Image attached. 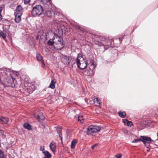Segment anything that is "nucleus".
<instances>
[{"label":"nucleus","instance_id":"obj_39","mask_svg":"<svg viewBox=\"0 0 158 158\" xmlns=\"http://www.w3.org/2000/svg\"><path fill=\"white\" fill-rule=\"evenodd\" d=\"M49 0H48V1H49ZM47 2L48 3H50V2L49 1H48V2Z\"/></svg>","mask_w":158,"mask_h":158},{"label":"nucleus","instance_id":"obj_24","mask_svg":"<svg viewBox=\"0 0 158 158\" xmlns=\"http://www.w3.org/2000/svg\"><path fill=\"white\" fill-rule=\"evenodd\" d=\"M0 158H7L6 156L4 155L3 152L0 149Z\"/></svg>","mask_w":158,"mask_h":158},{"label":"nucleus","instance_id":"obj_16","mask_svg":"<svg viewBox=\"0 0 158 158\" xmlns=\"http://www.w3.org/2000/svg\"><path fill=\"white\" fill-rule=\"evenodd\" d=\"M77 142V139H74L71 142V149H73L75 148Z\"/></svg>","mask_w":158,"mask_h":158},{"label":"nucleus","instance_id":"obj_11","mask_svg":"<svg viewBox=\"0 0 158 158\" xmlns=\"http://www.w3.org/2000/svg\"><path fill=\"white\" fill-rule=\"evenodd\" d=\"M9 121V118L6 117H2L0 116V123H1L7 124Z\"/></svg>","mask_w":158,"mask_h":158},{"label":"nucleus","instance_id":"obj_6","mask_svg":"<svg viewBox=\"0 0 158 158\" xmlns=\"http://www.w3.org/2000/svg\"><path fill=\"white\" fill-rule=\"evenodd\" d=\"M140 140L143 143L145 146L147 148L150 147L151 143L154 142V141L150 137L145 136H141Z\"/></svg>","mask_w":158,"mask_h":158},{"label":"nucleus","instance_id":"obj_26","mask_svg":"<svg viewBox=\"0 0 158 158\" xmlns=\"http://www.w3.org/2000/svg\"><path fill=\"white\" fill-rule=\"evenodd\" d=\"M0 37H2L4 39H5L6 38V35L2 31L0 32Z\"/></svg>","mask_w":158,"mask_h":158},{"label":"nucleus","instance_id":"obj_33","mask_svg":"<svg viewBox=\"0 0 158 158\" xmlns=\"http://www.w3.org/2000/svg\"><path fill=\"white\" fill-rule=\"evenodd\" d=\"M40 149L41 151H44V146H40Z\"/></svg>","mask_w":158,"mask_h":158},{"label":"nucleus","instance_id":"obj_42","mask_svg":"<svg viewBox=\"0 0 158 158\" xmlns=\"http://www.w3.org/2000/svg\"><path fill=\"white\" fill-rule=\"evenodd\" d=\"M67 158V157H65V158Z\"/></svg>","mask_w":158,"mask_h":158},{"label":"nucleus","instance_id":"obj_17","mask_svg":"<svg viewBox=\"0 0 158 158\" xmlns=\"http://www.w3.org/2000/svg\"><path fill=\"white\" fill-rule=\"evenodd\" d=\"M56 83V81L55 80H52L49 87L52 89H54L55 87V84Z\"/></svg>","mask_w":158,"mask_h":158},{"label":"nucleus","instance_id":"obj_10","mask_svg":"<svg viewBox=\"0 0 158 158\" xmlns=\"http://www.w3.org/2000/svg\"><path fill=\"white\" fill-rule=\"evenodd\" d=\"M61 58L62 62L64 64H67V63L68 64H69V56L62 55L61 56Z\"/></svg>","mask_w":158,"mask_h":158},{"label":"nucleus","instance_id":"obj_38","mask_svg":"<svg viewBox=\"0 0 158 158\" xmlns=\"http://www.w3.org/2000/svg\"><path fill=\"white\" fill-rule=\"evenodd\" d=\"M2 19V16L1 14H0V21H1Z\"/></svg>","mask_w":158,"mask_h":158},{"label":"nucleus","instance_id":"obj_32","mask_svg":"<svg viewBox=\"0 0 158 158\" xmlns=\"http://www.w3.org/2000/svg\"><path fill=\"white\" fill-rule=\"evenodd\" d=\"M128 120L127 119H125L123 120V122L125 124H127Z\"/></svg>","mask_w":158,"mask_h":158},{"label":"nucleus","instance_id":"obj_7","mask_svg":"<svg viewBox=\"0 0 158 158\" xmlns=\"http://www.w3.org/2000/svg\"><path fill=\"white\" fill-rule=\"evenodd\" d=\"M90 68L85 71V74L89 76H93L94 73V69L95 66L94 64H92L90 65Z\"/></svg>","mask_w":158,"mask_h":158},{"label":"nucleus","instance_id":"obj_27","mask_svg":"<svg viewBox=\"0 0 158 158\" xmlns=\"http://www.w3.org/2000/svg\"><path fill=\"white\" fill-rule=\"evenodd\" d=\"M83 117L82 116H80L78 117V121H80L81 123H83Z\"/></svg>","mask_w":158,"mask_h":158},{"label":"nucleus","instance_id":"obj_12","mask_svg":"<svg viewBox=\"0 0 158 158\" xmlns=\"http://www.w3.org/2000/svg\"><path fill=\"white\" fill-rule=\"evenodd\" d=\"M15 20L16 23H19L21 20V16L22 14L15 13Z\"/></svg>","mask_w":158,"mask_h":158},{"label":"nucleus","instance_id":"obj_8","mask_svg":"<svg viewBox=\"0 0 158 158\" xmlns=\"http://www.w3.org/2000/svg\"><path fill=\"white\" fill-rule=\"evenodd\" d=\"M85 101L87 103H90V104H93V103L94 102L96 106H99L101 104V103L100 102V100H99L98 98L95 97L94 98L93 101L90 100H89L86 98L85 99Z\"/></svg>","mask_w":158,"mask_h":158},{"label":"nucleus","instance_id":"obj_18","mask_svg":"<svg viewBox=\"0 0 158 158\" xmlns=\"http://www.w3.org/2000/svg\"><path fill=\"white\" fill-rule=\"evenodd\" d=\"M36 57L37 60L38 61H40V62L44 61L43 57L41 54H37Z\"/></svg>","mask_w":158,"mask_h":158},{"label":"nucleus","instance_id":"obj_41","mask_svg":"<svg viewBox=\"0 0 158 158\" xmlns=\"http://www.w3.org/2000/svg\"><path fill=\"white\" fill-rule=\"evenodd\" d=\"M46 158V157H44V158Z\"/></svg>","mask_w":158,"mask_h":158},{"label":"nucleus","instance_id":"obj_9","mask_svg":"<svg viewBox=\"0 0 158 158\" xmlns=\"http://www.w3.org/2000/svg\"><path fill=\"white\" fill-rule=\"evenodd\" d=\"M14 81L13 78L11 77H7L5 80V85L6 86H10Z\"/></svg>","mask_w":158,"mask_h":158},{"label":"nucleus","instance_id":"obj_25","mask_svg":"<svg viewBox=\"0 0 158 158\" xmlns=\"http://www.w3.org/2000/svg\"><path fill=\"white\" fill-rule=\"evenodd\" d=\"M57 132L59 135V137L60 138L61 141H62V133H61V130L60 129L59 130H58Z\"/></svg>","mask_w":158,"mask_h":158},{"label":"nucleus","instance_id":"obj_34","mask_svg":"<svg viewBox=\"0 0 158 158\" xmlns=\"http://www.w3.org/2000/svg\"><path fill=\"white\" fill-rule=\"evenodd\" d=\"M41 62L42 63V67L43 68L44 67V66H45V64L44 62V61H43L42 62Z\"/></svg>","mask_w":158,"mask_h":158},{"label":"nucleus","instance_id":"obj_37","mask_svg":"<svg viewBox=\"0 0 158 158\" xmlns=\"http://www.w3.org/2000/svg\"><path fill=\"white\" fill-rule=\"evenodd\" d=\"M2 10V7H0V14H1V12Z\"/></svg>","mask_w":158,"mask_h":158},{"label":"nucleus","instance_id":"obj_5","mask_svg":"<svg viewBox=\"0 0 158 158\" xmlns=\"http://www.w3.org/2000/svg\"><path fill=\"white\" fill-rule=\"evenodd\" d=\"M101 130V128L99 127L90 125L87 128L86 132L87 134L89 135L92 134L97 133Z\"/></svg>","mask_w":158,"mask_h":158},{"label":"nucleus","instance_id":"obj_23","mask_svg":"<svg viewBox=\"0 0 158 158\" xmlns=\"http://www.w3.org/2000/svg\"><path fill=\"white\" fill-rule=\"evenodd\" d=\"M45 15L48 17H51L52 16V12L50 10H47L45 12Z\"/></svg>","mask_w":158,"mask_h":158},{"label":"nucleus","instance_id":"obj_36","mask_svg":"<svg viewBox=\"0 0 158 158\" xmlns=\"http://www.w3.org/2000/svg\"><path fill=\"white\" fill-rule=\"evenodd\" d=\"M97 145V144H94V145L93 146H92L91 147H92V149H94V148L95 147H96V146Z\"/></svg>","mask_w":158,"mask_h":158},{"label":"nucleus","instance_id":"obj_21","mask_svg":"<svg viewBox=\"0 0 158 158\" xmlns=\"http://www.w3.org/2000/svg\"><path fill=\"white\" fill-rule=\"evenodd\" d=\"M23 127L27 129L28 130H30L31 129V127L30 125L28 123H25L23 125Z\"/></svg>","mask_w":158,"mask_h":158},{"label":"nucleus","instance_id":"obj_22","mask_svg":"<svg viewBox=\"0 0 158 158\" xmlns=\"http://www.w3.org/2000/svg\"><path fill=\"white\" fill-rule=\"evenodd\" d=\"M1 73L2 76L6 77V76L7 73L6 69H2L1 70Z\"/></svg>","mask_w":158,"mask_h":158},{"label":"nucleus","instance_id":"obj_35","mask_svg":"<svg viewBox=\"0 0 158 158\" xmlns=\"http://www.w3.org/2000/svg\"><path fill=\"white\" fill-rule=\"evenodd\" d=\"M4 133V132L2 130H0V135H2Z\"/></svg>","mask_w":158,"mask_h":158},{"label":"nucleus","instance_id":"obj_20","mask_svg":"<svg viewBox=\"0 0 158 158\" xmlns=\"http://www.w3.org/2000/svg\"><path fill=\"white\" fill-rule=\"evenodd\" d=\"M118 114L119 116L122 118H124L126 116V113L125 112L119 111Z\"/></svg>","mask_w":158,"mask_h":158},{"label":"nucleus","instance_id":"obj_31","mask_svg":"<svg viewBox=\"0 0 158 158\" xmlns=\"http://www.w3.org/2000/svg\"><path fill=\"white\" fill-rule=\"evenodd\" d=\"M30 0H24V3L25 4H28L29 3Z\"/></svg>","mask_w":158,"mask_h":158},{"label":"nucleus","instance_id":"obj_19","mask_svg":"<svg viewBox=\"0 0 158 158\" xmlns=\"http://www.w3.org/2000/svg\"><path fill=\"white\" fill-rule=\"evenodd\" d=\"M43 153H44L45 156L47 158H51L52 156L50 153L48 151H43Z\"/></svg>","mask_w":158,"mask_h":158},{"label":"nucleus","instance_id":"obj_3","mask_svg":"<svg viewBox=\"0 0 158 158\" xmlns=\"http://www.w3.org/2000/svg\"><path fill=\"white\" fill-rule=\"evenodd\" d=\"M100 40L103 42H99V41H95L94 43L96 45L98 46H104V49L105 50L107 49L111 45V43L112 40H105L104 38L102 37H99Z\"/></svg>","mask_w":158,"mask_h":158},{"label":"nucleus","instance_id":"obj_2","mask_svg":"<svg viewBox=\"0 0 158 158\" xmlns=\"http://www.w3.org/2000/svg\"><path fill=\"white\" fill-rule=\"evenodd\" d=\"M76 62L78 67L81 69L83 70L85 69L87 66L86 61L81 54L78 55Z\"/></svg>","mask_w":158,"mask_h":158},{"label":"nucleus","instance_id":"obj_4","mask_svg":"<svg viewBox=\"0 0 158 158\" xmlns=\"http://www.w3.org/2000/svg\"><path fill=\"white\" fill-rule=\"evenodd\" d=\"M43 11V7L41 5H36L33 8L31 11L32 15L33 17L38 16L42 14Z\"/></svg>","mask_w":158,"mask_h":158},{"label":"nucleus","instance_id":"obj_28","mask_svg":"<svg viewBox=\"0 0 158 158\" xmlns=\"http://www.w3.org/2000/svg\"><path fill=\"white\" fill-rule=\"evenodd\" d=\"M141 141V140H140V138L139 139H135L132 142V143H137L138 141Z\"/></svg>","mask_w":158,"mask_h":158},{"label":"nucleus","instance_id":"obj_30","mask_svg":"<svg viewBox=\"0 0 158 158\" xmlns=\"http://www.w3.org/2000/svg\"><path fill=\"white\" fill-rule=\"evenodd\" d=\"M127 125L129 126H131L132 125V123L131 121H128Z\"/></svg>","mask_w":158,"mask_h":158},{"label":"nucleus","instance_id":"obj_1","mask_svg":"<svg viewBox=\"0 0 158 158\" xmlns=\"http://www.w3.org/2000/svg\"><path fill=\"white\" fill-rule=\"evenodd\" d=\"M48 45L52 50H60L64 47L65 42L62 37L54 33L53 37L48 41Z\"/></svg>","mask_w":158,"mask_h":158},{"label":"nucleus","instance_id":"obj_40","mask_svg":"<svg viewBox=\"0 0 158 158\" xmlns=\"http://www.w3.org/2000/svg\"><path fill=\"white\" fill-rule=\"evenodd\" d=\"M47 8H49V7L48 6H45Z\"/></svg>","mask_w":158,"mask_h":158},{"label":"nucleus","instance_id":"obj_14","mask_svg":"<svg viewBox=\"0 0 158 158\" xmlns=\"http://www.w3.org/2000/svg\"><path fill=\"white\" fill-rule=\"evenodd\" d=\"M34 116L35 118H36L39 121L40 120H44V117L41 113L39 115L34 114Z\"/></svg>","mask_w":158,"mask_h":158},{"label":"nucleus","instance_id":"obj_13","mask_svg":"<svg viewBox=\"0 0 158 158\" xmlns=\"http://www.w3.org/2000/svg\"><path fill=\"white\" fill-rule=\"evenodd\" d=\"M23 8L22 6L20 5H18L16 9V11L15 13H18L19 14H22L23 12Z\"/></svg>","mask_w":158,"mask_h":158},{"label":"nucleus","instance_id":"obj_29","mask_svg":"<svg viewBox=\"0 0 158 158\" xmlns=\"http://www.w3.org/2000/svg\"><path fill=\"white\" fill-rule=\"evenodd\" d=\"M3 30L6 33H8V29L5 28V27L4 26L3 27Z\"/></svg>","mask_w":158,"mask_h":158},{"label":"nucleus","instance_id":"obj_15","mask_svg":"<svg viewBox=\"0 0 158 158\" xmlns=\"http://www.w3.org/2000/svg\"><path fill=\"white\" fill-rule=\"evenodd\" d=\"M50 148L53 152H55L56 148L55 143L54 142H51L50 144Z\"/></svg>","mask_w":158,"mask_h":158}]
</instances>
